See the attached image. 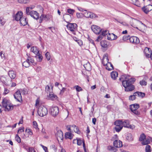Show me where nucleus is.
Segmentation results:
<instances>
[{
	"label": "nucleus",
	"instance_id": "nucleus-32",
	"mask_svg": "<svg viewBox=\"0 0 152 152\" xmlns=\"http://www.w3.org/2000/svg\"><path fill=\"white\" fill-rule=\"evenodd\" d=\"M114 125H115V127L121 126H122V120H117L114 122Z\"/></svg>",
	"mask_w": 152,
	"mask_h": 152
},
{
	"label": "nucleus",
	"instance_id": "nucleus-28",
	"mask_svg": "<svg viewBox=\"0 0 152 152\" xmlns=\"http://www.w3.org/2000/svg\"><path fill=\"white\" fill-rule=\"evenodd\" d=\"M134 89V86L132 84H131L127 87L125 88V91H131L133 90Z\"/></svg>",
	"mask_w": 152,
	"mask_h": 152
},
{
	"label": "nucleus",
	"instance_id": "nucleus-33",
	"mask_svg": "<svg viewBox=\"0 0 152 152\" xmlns=\"http://www.w3.org/2000/svg\"><path fill=\"white\" fill-rule=\"evenodd\" d=\"M150 138H146L142 141V143L143 145H147L150 143Z\"/></svg>",
	"mask_w": 152,
	"mask_h": 152
},
{
	"label": "nucleus",
	"instance_id": "nucleus-3",
	"mask_svg": "<svg viewBox=\"0 0 152 152\" xmlns=\"http://www.w3.org/2000/svg\"><path fill=\"white\" fill-rule=\"evenodd\" d=\"M37 113L39 116L43 117L46 115L48 113L47 108L43 106H40L37 110Z\"/></svg>",
	"mask_w": 152,
	"mask_h": 152
},
{
	"label": "nucleus",
	"instance_id": "nucleus-64",
	"mask_svg": "<svg viewBox=\"0 0 152 152\" xmlns=\"http://www.w3.org/2000/svg\"><path fill=\"white\" fill-rule=\"evenodd\" d=\"M41 146L43 148V150L45 151V152H48V148L42 145H41Z\"/></svg>",
	"mask_w": 152,
	"mask_h": 152
},
{
	"label": "nucleus",
	"instance_id": "nucleus-21",
	"mask_svg": "<svg viewBox=\"0 0 152 152\" xmlns=\"http://www.w3.org/2000/svg\"><path fill=\"white\" fill-rule=\"evenodd\" d=\"M139 104H132L130 105V109L131 111L133 110H137L139 108Z\"/></svg>",
	"mask_w": 152,
	"mask_h": 152
},
{
	"label": "nucleus",
	"instance_id": "nucleus-1",
	"mask_svg": "<svg viewBox=\"0 0 152 152\" xmlns=\"http://www.w3.org/2000/svg\"><path fill=\"white\" fill-rule=\"evenodd\" d=\"M2 104L3 107L4 108V110L5 111H9L12 110L13 108V104L10 103L9 101L5 98L3 99Z\"/></svg>",
	"mask_w": 152,
	"mask_h": 152
},
{
	"label": "nucleus",
	"instance_id": "nucleus-40",
	"mask_svg": "<svg viewBox=\"0 0 152 152\" xmlns=\"http://www.w3.org/2000/svg\"><path fill=\"white\" fill-rule=\"evenodd\" d=\"M30 65V63L28 62L27 59L26 61H24L23 63V66L25 67H28Z\"/></svg>",
	"mask_w": 152,
	"mask_h": 152
},
{
	"label": "nucleus",
	"instance_id": "nucleus-60",
	"mask_svg": "<svg viewBox=\"0 0 152 152\" xmlns=\"http://www.w3.org/2000/svg\"><path fill=\"white\" fill-rule=\"evenodd\" d=\"M5 22L3 19H1V18H0V24H1V26H3L4 24L5 23Z\"/></svg>",
	"mask_w": 152,
	"mask_h": 152
},
{
	"label": "nucleus",
	"instance_id": "nucleus-4",
	"mask_svg": "<svg viewBox=\"0 0 152 152\" xmlns=\"http://www.w3.org/2000/svg\"><path fill=\"white\" fill-rule=\"evenodd\" d=\"M59 109L57 106H54L51 107L50 110V114L54 117L56 116L58 114Z\"/></svg>",
	"mask_w": 152,
	"mask_h": 152
},
{
	"label": "nucleus",
	"instance_id": "nucleus-41",
	"mask_svg": "<svg viewBox=\"0 0 152 152\" xmlns=\"http://www.w3.org/2000/svg\"><path fill=\"white\" fill-rule=\"evenodd\" d=\"M33 124L34 128L37 131H38L39 130V129L38 128L37 122L35 121H33Z\"/></svg>",
	"mask_w": 152,
	"mask_h": 152
},
{
	"label": "nucleus",
	"instance_id": "nucleus-26",
	"mask_svg": "<svg viewBox=\"0 0 152 152\" xmlns=\"http://www.w3.org/2000/svg\"><path fill=\"white\" fill-rule=\"evenodd\" d=\"M49 97L50 99L52 100H56L57 98V96L56 95L54 94L52 92H50V93H49Z\"/></svg>",
	"mask_w": 152,
	"mask_h": 152
},
{
	"label": "nucleus",
	"instance_id": "nucleus-6",
	"mask_svg": "<svg viewBox=\"0 0 152 152\" xmlns=\"http://www.w3.org/2000/svg\"><path fill=\"white\" fill-rule=\"evenodd\" d=\"M85 12L84 13V16L86 18H97L98 17L94 13L87 11L86 10H84Z\"/></svg>",
	"mask_w": 152,
	"mask_h": 152
},
{
	"label": "nucleus",
	"instance_id": "nucleus-30",
	"mask_svg": "<svg viewBox=\"0 0 152 152\" xmlns=\"http://www.w3.org/2000/svg\"><path fill=\"white\" fill-rule=\"evenodd\" d=\"M130 38V37L129 35L124 36L123 37V39L120 40L119 42L120 43L124 42V41H126L129 39Z\"/></svg>",
	"mask_w": 152,
	"mask_h": 152
},
{
	"label": "nucleus",
	"instance_id": "nucleus-55",
	"mask_svg": "<svg viewBox=\"0 0 152 152\" xmlns=\"http://www.w3.org/2000/svg\"><path fill=\"white\" fill-rule=\"evenodd\" d=\"M75 12V10L72 9H68L67 10V12L69 13L71 15H72Z\"/></svg>",
	"mask_w": 152,
	"mask_h": 152
},
{
	"label": "nucleus",
	"instance_id": "nucleus-42",
	"mask_svg": "<svg viewBox=\"0 0 152 152\" xmlns=\"http://www.w3.org/2000/svg\"><path fill=\"white\" fill-rule=\"evenodd\" d=\"M146 138V136L144 133L141 134L139 138V141H142Z\"/></svg>",
	"mask_w": 152,
	"mask_h": 152
},
{
	"label": "nucleus",
	"instance_id": "nucleus-29",
	"mask_svg": "<svg viewBox=\"0 0 152 152\" xmlns=\"http://www.w3.org/2000/svg\"><path fill=\"white\" fill-rule=\"evenodd\" d=\"M65 136L66 138H69L71 140L73 138V135L70 132H66Z\"/></svg>",
	"mask_w": 152,
	"mask_h": 152
},
{
	"label": "nucleus",
	"instance_id": "nucleus-18",
	"mask_svg": "<svg viewBox=\"0 0 152 152\" xmlns=\"http://www.w3.org/2000/svg\"><path fill=\"white\" fill-rule=\"evenodd\" d=\"M151 51V50L149 48L146 47L145 48L144 50V52L147 57L148 58H150V55L152 53L150 52Z\"/></svg>",
	"mask_w": 152,
	"mask_h": 152
},
{
	"label": "nucleus",
	"instance_id": "nucleus-38",
	"mask_svg": "<svg viewBox=\"0 0 152 152\" xmlns=\"http://www.w3.org/2000/svg\"><path fill=\"white\" fill-rule=\"evenodd\" d=\"M126 139L129 141H131L133 140V137L132 134L130 133L127 134Z\"/></svg>",
	"mask_w": 152,
	"mask_h": 152
},
{
	"label": "nucleus",
	"instance_id": "nucleus-15",
	"mask_svg": "<svg viewBox=\"0 0 152 152\" xmlns=\"http://www.w3.org/2000/svg\"><path fill=\"white\" fill-rule=\"evenodd\" d=\"M31 12V14L30 15L32 17L35 19L37 20L39 18V13L36 11L32 10Z\"/></svg>",
	"mask_w": 152,
	"mask_h": 152
},
{
	"label": "nucleus",
	"instance_id": "nucleus-53",
	"mask_svg": "<svg viewBox=\"0 0 152 152\" xmlns=\"http://www.w3.org/2000/svg\"><path fill=\"white\" fill-rule=\"evenodd\" d=\"M128 80L130 83V84H132L135 81V79L134 78H128Z\"/></svg>",
	"mask_w": 152,
	"mask_h": 152
},
{
	"label": "nucleus",
	"instance_id": "nucleus-17",
	"mask_svg": "<svg viewBox=\"0 0 152 152\" xmlns=\"http://www.w3.org/2000/svg\"><path fill=\"white\" fill-rule=\"evenodd\" d=\"M107 38L109 40H113L116 39L117 37L114 34L109 33L107 35Z\"/></svg>",
	"mask_w": 152,
	"mask_h": 152
},
{
	"label": "nucleus",
	"instance_id": "nucleus-19",
	"mask_svg": "<svg viewBox=\"0 0 152 152\" xmlns=\"http://www.w3.org/2000/svg\"><path fill=\"white\" fill-rule=\"evenodd\" d=\"M0 80L3 85L7 86L9 85L6 78L4 76H1L0 78Z\"/></svg>",
	"mask_w": 152,
	"mask_h": 152
},
{
	"label": "nucleus",
	"instance_id": "nucleus-11",
	"mask_svg": "<svg viewBox=\"0 0 152 152\" xmlns=\"http://www.w3.org/2000/svg\"><path fill=\"white\" fill-rule=\"evenodd\" d=\"M130 42L134 44H138L140 42L139 39L136 37L133 36L129 38Z\"/></svg>",
	"mask_w": 152,
	"mask_h": 152
},
{
	"label": "nucleus",
	"instance_id": "nucleus-12",
	"mask_svg": "<svg viewBox=\"0 0 152 152\" xmlns=\"http://www.w3.org/2000/svg\"><path fill=\"white\" fill-rule=\"evenodd\" d=\"M56 136L57 139L62 140L63 139V134L62 131L60 130H57L56 133Z\"/></svg>",
	"mask_w": 152,
	"mask_h": 152
},
{
	"label": "nucleus",
	"instance_id": "nucleus-46",
	"mask_svg": "<svg viewBox=\"0 0 152 152\" xmlns=\"http://www.w3.org/2000/svg\"><path fill=\"white\" fill-rule=\"evenodd\" d=\"M27 61H28V63H30V64L33 63L34 62L33 59L32 58L30 57L29 56L27 57Z\"/></svg>",
	"mask_w": 152,
	"mask_h": 152
},
{
	"label": "nucleus",
	"instance_id": "nucleus-13",
	"mask_svg": "<svg viewBox=\"0 0 152 152\" xmlns=\"http://www.w3.org/2000/svg\"><path fill=\"white\" fill-rule=\"evenodd\" d=\"M113 145L116 148H121L122 146V142L119 140H115L113 143Z\"/></svg>",
	"mask_w": 152,
	"mask_h": 152
},
{
	"label": "nucleus",
	"instance_id": "nucleus-43",
	"mask_svg": "<svg viewBox=\"0 0 152 152\" xmlns=\"http://www.w3.org/2000/svg\"><path fill=\"white\" fill-rule=\"evenodd\" d=\"M30 7H26V12L27 15H30L31 14V12L32 10L30 9Z\"/></svg>",
	"mask_w": 152,
	"mask_h": 152
},
{
	"label": "nucleus",
	"instance_id": "nucleus-7",
	"mask_svg": "<svg viewBox=\"0 0 152 152\" xmlns=\"http://www.w3.org/2000/svg\"><path fill=\"white\" fill-rule=\"evenodd\" d=\"M14 98L16 100L20 102H21L23 100L21 95L20 92L19 91H17L14 95Z\"/></svg>",
	"mask_w": 152,
	"mask_h": 152
},
{
	"label": "nucleus",
	"instance_id": "nucleus-34",
	"mask_svg": "<svg viewBox=\"0 0 152 152\" xmlns=\"http://www.w3.org/2000/svg\"><path fill=\"white\" fill-rule=\"evenodd\" d=\"M134 94L136 95V96H137L142 98L144 97L145 95V94L144 93L139 91L135 92Z\"/></svg>",
	"mask_w": 152,
	"mask_h": 152
},
{
	"label": "nucleus",
	"instance_id": "nucleus-20",
	"mask_svg": "<svg viewBox=\"0 0 152 152\" xmlns=\"http://www.w3.org/2000/svg\"><path fill=\"white\" fill-rule=\"evenodd\" d=\"M63 18L66 22H69L71 19V15L69 14H65L63 16Z\"/></svg>",
	"mask_w": 152,
	"mask_h": 152
},
{
	"label": "nucleus",
	"instance_id": "nucleus-56",
	"mask_svg": "<svg viewBox=\"0 0 152 152\" xmlns=\"http://www.w3.org/2000/svg\"><path fill=\"white\" fill-rule=\"evenodd\" d=\"M132 112L134 113L135 115H140V112H139L137 110H133V111H131Z\"/></svg>",
	"mask_w": 152,
	"mask_h": 152
},
{
	"label": "nucleus",
	"instance_id": "nucleus-22",
	"mask_svg": "<svg viewBox=\"0 0 152 152\" xmlns=\"http://www.w3.org/2000/svg\"><path fill=\"white\" fill-rule=\"evenodd\" d=\"M8 75L12 79H14L16 77V74L13 71L11 70L9 72Z\"/></svg>",
	"mask_w": 152,
	"mask_h": 152
},
{
	"label": "nucleus",
	"instance_id": "nucleus-51",
	"mask_svg": "<svg viewBox=\"0 0 152 152\" xmlns=\"http://www.w3.org/2000/svg\"><path fill=\"white\" fill-rule=\"evenodd\" d=\"M30 0H18L19 3L26 4L29 2Z\"/></svg>",
	"mask_w": 152,
	"mask_h": 152
},
{
	"label": "nucleus",
	"instance_id": "nucleus-62",
	"mask_svg": "<svg viewBox=\"0 0 152 152\" xmlns=\"http://www.w3.org/2000/svg\"><path fill=\"white\" fill-rule=\"evenodd\" d=\"M103 36H104L103 35H102V34L101 35H99L97 37V38L96 40L97 41H99L100 40H101L102 39L103 37Z\"/></svg>",
	"mask_w": 152,
	"mask_h": 152
},
{
	"label": "nucleus",
	"instance_id": "nucleus-10",
	"mask_svg": "<svg viewBox=\"0 0 152 152\" xmlns=\"http://www.w3.org/2000/svg\"><path fill=\"white\" fill-rule=\"evenodd\" d=\"M142 11L146 14H147L148 12L152 10V5H148L145 7L142 8Z\"/></svg>",
	"mask_w": 152,
	"mask_h": 152
},
{
	"label": "nucleus",
	"instance_id": "nucleus-36",
	"mask_svg": "<svg viewBox=\"0 0 152 152\" xmlns=\"http://www.w3.org/2000/svg\"><path fill=\"white\" fill-rule=\"evenodd\" d=\"M106 68L108 70H111L113 69V66L110 62L108 63L107 66Z\"/></svg>",
	"mask_w": 152,
	"mask_h": 152
},
{
	"label": "nucleus",
	"instance_id": "nucleus-49",
	"mask_svg": "<svg viewBox=\"0 0 152 152\" xmlns=\"http://www.w3.org/2000/svg\"><path fill=\"white\" fill-rule=\"evenodd\" d=\"M109 31L107 30H103L102 31V35L104 36H105L106 35H107V34H109Z\"/></svg>",
	"mask_w": 152,
	"mask_h": 152
},
{
	"label": "nucleus",
	"instance_id": "nucleus-14",
	"mask_svg": "<svg viewBox=\"0 0 152 152\" xmlns=\"http://www.w3.org/2000/svg\"><path fill=\"white\" fill-rule=\"evenodd\" d=\"M109 59L107 56L106 54H104L102 60V63L104 66H106V67L107 66Z\"/></svg>",
	"mask_w": 152,
	"mask_h": 152
},
{
	"label": "nucleus",
	"instance_id": "nucleus-59",
	"mask_svg": "<svg viewBox=\"0 0 152 152\" xmlns=\"http://www.w3.org/2000/svg\"><path fill=\"white\" fill-rule=\"evenodd\" d=\"M21 93L25 95L27 94L28 91L26 89L24 88L22 91Z\"/></svg>",
	"mask_w": 152,
	"mask_h": 152
},
{
	"label": "nucleus",
	"instance_id": "nucleus-23",
	"mask_svg": "<svg viewBox=\"0 0 152 152\" xmlns=\"http://www.w3.org/2000/svg\"><path fill=\"white\" fill-rule=\"evenodd\" d=\"M83 66L86 70L88 71L91 70V66L88 62H87L86 64H84Z\"/></svg>",
	"mask_w": 152,
	"mask_h": 152
},
{
	"label": "nucleus",
	"instance_id": "nucleus-27",
	"mask_svg": "<svg viewBox=\"0 0 152 152\" xmlns=\"http://www.w3.org/2000/svg\"><path fill=\"white\" fill-rule=\"evenodd\" d=\"M122 120L123 126L126 128L130 124L129 121L128 120Z\"/></svg>",
	"mask_w": 152,
	"mask_h": 152
},
{
	"label": "nucleus",
	"instance_id": "nucleus-24",
	"mask_svg": "<svg viewBox=\"0 0 152 152\" xmlns=\"http://www.w3.org/2000/svg\"><path fill=\"white\" fill-rule=\"evenodd\" d=\"M31 51L35 54L39 53V50L35 46H33L31 48Z\"/></svg>",
	"mask_w": 152,
	"mask_h": 152
},
{
	"label": "nucleus",
	"instance_id": "nucleus-39",
	"mask_svg": "<svg viewBox=\"0 0 152 152\" xmlns=\"http://www.w3.org/2000/svg\"><path fill=\"white\" fill-rule=\"evenodd\" d=\"M24 128L23 127H22L19 129L18 131V133L19 134H20L21 133V134H23V136L24 137V136H25V135L24 133Z\"/></svg>",
	"mask_w": 152,
	"mask_h": 152
},
{
	"label": "nucleus",
	"instance_id": "nucleus-48",
	"mask_svg": "<svg viewBox=\"0 0 152 152\" xmlns=\"http://www.w3.org/2000/svg\"><path fill=\"white\" fill-rule=\"evenodd\" d=\"M122 128L123 126H121L115 127V129L116 132H119L122 129Z\"/></svg>",
	"mask_w": 152,
	"mask_h": 152
},
{
	"label": "nucleus",
	"instance_id": "nucleus-5",
	"mask_svg": "<svg viewBox=\"0 0 152 152\" xmlns=\"http://www.w3.org/2000/svg\"><path fill=\"white\" fill-rule=\"evenodd\" d=\"M66 27L68 29L72 32V33L75 34V31L77 29V25L76 23H69L67 24Z\"/></svg>",
	"mask_w": 152,
	"mask_h": 152
},
{
	"label": "nucleus",
	"instance_id": "nucleus-9",
	"mask_svg": "<svg viewBox=\"0 0 152 152\" xmlns=\"http://www.w3.org/2000/svg\"><path fill=\"white\" fill-rule=\"evenodd\" d=\"M23 16V12L21 11H19L15 15L13 16L14 19L17 21H19Z\"/></svg>",
	"mask_w": 152,
	"mask_h": 152
},
{
	"label": "nucleus",
	"instance_id": "nucleus-54",
	"mask_svg": "<svg viewBox=\"0 0 152 152\" xmlns=\"http://www.w3.org/2000/svg\"><path fill=\"white\" fill-rule=\"evenodd\" d=\"M74 131L75 132L77 133L78 134H80V132L78 127L77 126L75 128Z\"/></svg>",
	"mask_w": 152,
	"mask_h": 152
},
{
	"label": "nucleus",
	"instance_id": "nucleus-44",
	"mask_svg": "<svg viewBox=\"0 0 152 152\" xmlns=\"http://www.w3.org/2000/svg\"><path fill=\"white\" fill-rule=\"evenodd\" d=\"M74 88H75L77 91L78 92H79L83 90V89H82V88L80 87L77 85L75 86L74 87Z\"/></svg>",
	"mask_w": 152,
	"mask_h": 152
},
{
	"label": "nucleus",
	"instance_id": "nucleus-25",
	"mask_svg": "<svg viewBox=\"0 0 152 152\" xmlns=\"http://www.w3.org/2000/svg\"><path fill=\"white\" fill-rule=\"evenodd\" d=\"M101 46L104 48H107L108 46V43L106 40L102 41L100 42Z\"/></svg>",
	"mask_w": 152,
	"mask_h": 152
},
{
	"label": "nucleus",
	"instance_id": "nucleus-50",
	"mask_svg": "<svg viewBox=\"0 0 152 152\" xmlns=\"http://www.w3.org/2000/svg\"><path fill=\"white\" fill-rule=\"evenodd\" d=\"M146 152H151V146L149 145H147L145 147Z\"/></svg>",
	"mask_w": 152,
	"mask_h": 152
},
{
	"label": "nucleus",
	"instance_id": "nucleus-57",
	"mask_svg": "<svg viewBox=\"0 0 152 152\" xmlns=\"http://www.w3.org/2000/svg\"><path fill=\"white\" fill-rule=\"evenodd\" d=\"M140 83L142 86H145L147 85V82L145 80H142L140 81Z\"/></svg>",
	"mask_w": 152,
	"mask_h": 152
},
{
	"label": "nucleus",
	"instance_id": "nucleus-63",
	"mask_svg": "<svg viewBox=\"0 0 152 152\" xmlns=\"http://www.w3.org/2000/svg\"><path fill=\"white\" fill-rule=\"evenodd\" d=\"M76 41L77 42L79 45L81 46L83 45V42L80 39H78V40H76Z\"/></svg>",
	"mask_w": 152,
	"mask_h": 152
},
{
	"label": "nucleus",
	"instance_id": "nucleus-2",
	"mask_svg": "<svg viewBox=\"0 0 152 152\" xmlns=\"http://www.w3.org/2000/svg\"><path fill=\"white\" fill-rule=\"evenodd\" d=\"M129 77V76L128 75H122L121 77L119 79V80L122 82V85L125 88L131 85L128 80Z\"/></svg>",
	"mask_w": 152,
	"mask_h": 152
},
{
	"label": "nucleus",
	"instance_id": "nucleus-52",
	"mask_svg": "<svg viewBox=\"0 0 152 152\" xmlns=\"http://www.w3.org/2000/svg\"><path fill=\"white\" fill-rule=\"evenodd\" d=\"M45 56L47 60L49 61L50 58V53L48 52H47L45 54Z\"/></svg>",
	"mask_w": 152,
	"mask_h": 152
},
{
	"label": "nucleus",
	"instance_id": "nucleus-31",
	"mask_svg": "<svg viewBox=\"0 0 152 152\" xmlns=\"http://www.w3.org/2000/svg\"><path fill=\"white\" fill-rule=\"evenodd\" d=\"M118 72L115 71H113L111 73V77L113 80H115L118 77Z\"/></svg>",
	"mask_w": 152,
	"mask_h": 152
},
{
	"label": "nucleus",
	"instance_id": "nucleus-8",
	"mask_svg": "<svg viewBox=\"0 0 152 152\" xmlns=\"http://www.w3.org/2000/svg\"><path fill=\"white\" fill-rule=\"evenodd\" d=\"M91 29L96 34H99L102 31V29L100 28L96 25H92Z\"/></svg>",
	"mask_w": 152,
	"mask_h": 152
},
{
	"label": "nucleus",
	"instance_id": "nucleus-47",
	"mask_svg": "<svg viewBox=\"0 0 152 152\" xmlns=\"http://www.w3.org/2000/svg\"><path fill=\"white\" fill-rule=\"evenodd\" d=\"M15 140L18 143H20L21 142V139L20 137L18 136V134H16L15 135Z\"/></svg>",
	"mask_w": 152,
	"mask_h": 152
},
{
	"label": "nucleus",
	"instance_id": "nucleus-61",
	"mask_svg": "<svg viewBox=\"0 0 152 152\" xmlns=\"http://www.w3.org/2000/svg\"><path fill=\"white\" fill-rule=\"evenodd\" d=\"M66 90V88H62V89L61 90L60 94L62 95H63L64 92Z\"/></svg>",
	"mask_w": 152,
	"mask_h": 152
},
{
	"label": "nucleus",
	"instance_id": "nucleus-16",
	"mask_svg": "<svg viewBox=\"0 0 152 152\" xmlns=\"http://www.w3.org/2000/svg\"><path fill=\"white\" fill-rule=\"evenodd\" d=\"M21 26H25L28 24V20L26 18H24L23 17L19 20Z\"/></svg>",
	"mask_w": 152,
	"mask_h": 152
},
{
	"label": "nucleus",
	"instance_id": "nucleus-37",
	"mask_svg": "<svg viewBox=\"0 0 152 152\" xmlns=\"http://www.w3.org/2000/svg\"><path fill=\"white\" fill-rule=\"evenodd\" d=\"M53 91V87H52L51 88H50V87L48 85H47L45 87V91L47 94L50 93V92H52Z\"/></svg>",
	"mask_w": 152,
	"mask_h": 152
},
{
	"label": "nucleus",
	"instance_id": "nucleus-35",
	"mask_svg": "<svg viewBox=\"0 0 152 152\" xmlns=\"http://www.w3.org/2000/svg\"><path fill=\"white\" fill-rule=\"evenodd\" d=\"M36 55H37L35 56V57L37 59L38 61L39 62H40L41 61L43 58L42 56L40 54L39 52V53L37 54Z\"/></svg>",
	"mask_w": 152,
	"mask_h": 152
},
{
	"label": "nucleus",
	"instance_id": "nucleus-58",
	"mask_svg": "<svg viewBox=\"0 0 152 152\" xmlns=\"http://www.w3.org/2000/svg\"><path fill=\"white\" fill-rule=\"evenodd\" d=\"M126 128L133 129L135 128V126L133 124L130 125L129 124Z\"/></svg>",
	"mask_w": 152,
	"mask_h": 152
},
{
	"label": "nucleus",
	"instance_id": "nucleus-45",
	"mask_svg": "<svg viewBox=\"0 0 152 152\" xmlns=\"http://www.w3.org/2000/svg\"><path fill=\"white\" fill-rule=\"evenodd\" d=\"M136 95L134 94V93L133 94V95H131L129 96V100H131L132 101L134 100H135L136 99L135 96Z\"/></svg>",
	"mask_w": 152,
	"mask_h": 152
}]
</instances>
